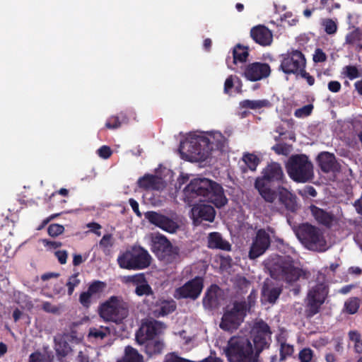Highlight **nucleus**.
<instances>
[{"label":"nucleus","instance_id":"nucleus-36","mask_svg":"<svg viewBox=\"0 0 362 362\" xmlns=\"http://www.w3.org/2000/svg\"><path fill=\"white\" fill-rule=\"evenodd\" d=\"M110 330L107 327H90L88 332V338H93L95 339H103L108 334Z\"/></svg>","mask_w":362,"mask_h":362},{"label":"nucleus","instance_id":"nucleus-6","mask_svg":"<svg viewBox=\"0 0 362 362\" xmlns=\"http://www.w3.org/2000/svg\"><path fill=\"white\" fill-rule=\"evenodd\" d=\"M226 354L230 362H257L252 343L246 337H232L228 341Z\"/></svg>","mask_w":362,"mask_h":362},{"label":"nucleus","instance_id":"nucleus-5","mask_svg":"<svg viewBox=\"0 0 362 362\" xmlns=\"http://www.w3.org/2000/svg\"><path fill=\"white\" fill-rule=\"evenodd\" d=\"M286 168L288 176L298 183L307 182L314 177L313 163L305 154L292 155Z\"/></svg>","mask_w":362,"mask_h":362},{"label":"nucleus","instance_id":"nucleus-62","mask_svg":"<svg viewBox=\"0 0 362 362\" xmlns=\"http://www.w3.org/2000/svg\"><path fill=\"white\" fill-rule=\"evenodd\" d=\"M87 227L90 229V230L97 235L100 236L101 233L100 230L101 229V226L95 222H91L87 224Z\"/></svg>","mask_w":362,"mask_h":362},{"label":"nucleus","instance_id":"nucleus-46","mask_svg":"<svg viewBox=\"0 0 362 362\" xmlns=\"http://www.w3.org/2000/svg\"><path fill=\"white\" fill-rule=\"evenodd\" d=\"M64 230V226L57 223L50 224L47 228V233L52 237L58 236L59 235L62 234Z\"/></svg>","mask_w":362,"mask_h":362},{"label":"nucleus","instance_id":"nucleus-26","mask_svg":"<svg viewBox=\"0 0 362 362\" xmlns=\"http://www.w3.org/2000/svg\"><path fill=\"white\" fill-rule=\"evenodd\" d=\"M138 186L145 190H160L164 187V183L161 177L146 174L140 177L137 182Z\"/></svg>","mask_w":362,"mask_h":362},{"label":"nucleus","instance_id":"nucleus-34","mask_svg":"<svg viewBox=\"0 0 362 362\" xmlns=\"http://www.w3.org/2000/svg\"><path fill=\"white\" fill-rule=\"evenodd\" d=\"M249 55L247 48L242 46L241 45H237L233 50V62L236 64L238 62H246Z\"/></svg>","mask_w":362,"mask_h":362},{"label":"nucleus","instance_id":"nucleus-37","mask_svg":"<svg viewBox=\"0 0 362 362\" xmlns=\"http://www.w3.org/2000/svg\"><path fill=\"white\" fill-rule=\"evenodd\" d=\"M349 340L354 344V351L357 354H362L361 334L356 330H351L348 333Z\"/></svg>","mask_w":362,"mask_h":362},{"label":"nucleus","instance_id":"nucleus-29","mask_svg":"<svg viewBox=\"0 0 362 362\" xmlns=\"http://www.w3.org/2000/svg\"><path fill=\"white\" fill-rule=\"evenodd\" d=\"M282 292L280 287H270L268 285H264L262 290V300L274 304L279 298Z\"/></svg>","mask_w":362,"mask_h":362},{"label":"nucleus","instance_id":"nucleus-18","mask_svg":"<svg viewBox=\"0 0 362 362\" xmlns=\"http://www.w3.org/2000/svg\"><path fill=\"white\" fill-rule=\"evenodd\" d=\"M163 328V323L157 320L144 322L136 333V340L139 344H143L148 339H155L161 333Z\"/></svg>","mask_w":362,"mask_h":362},{"label":"nucleus","instance_id":"nucleus-23","mask_svg":"<svg viewBox=\"0 0 362 362\" xmlns=\"http://www.w3.org/2000/svg\"><path fill=\"white\" fill-rule=\"evenodd\" d=\"M250 36L252 40L262 46H269L273 41L272 31L266 26L258 25L250 30Z\"/></svg>","mask_w":362,"mask_h":362},{"label":"nucleus","instance_id":"nucleus-8","mask_svg":"<svg viewBox=\"0 0 362 362\" xmlns=\"http://www.w3.org/2000/svg\"><path fill=\"white\" fill-rule=\"evenodd\" d=\"M296 235L305 246L315 251H325L327 247L326 240L321 230L310 223H303L297 231Z\"/></svg>","mask_w":362,"mask_h":362},{"label":"nucleus","instance_id":"nucleus-47","mask_svg":"<svg viewBox=\"0 0 362 362\" xmlns=\"http://www.w3.org/2000/svg\"><path fill=\"white\" fill-rule=\"evenodd\" d=\"M257 298V291L255 289H252L250 291V295L247 298V300H241L240 302H243L246 304V311L250 310L252 307H253L256 303V300Z\"/></svg>","mask_w":362,"mask_h":362},{"label":"nucleus","instance_id":"nucleus-57","mask_svg":"<svg viewBox=\"0 0 362 362\" xmlns=\"http://www.w3.org/2000/svg\"><path fill=\"white\" fill-rule=\"evenodd\" d=\"M54 255L61 264H64L66 263L68 254L66 250L56 251Z\"/></svg>","mask_w":362,"mask_h":362},{"label":"nucleus","instance_id":"nucleus-20","mask_svg":"<svg viewBox=\"0 0 362 362\" xmlns=\"http://www.w3.org/2000/svg\"><path fill=\"white\" fill-rule=\"evenodd\" d=\"M191 211L192 218L196 223H201L203 221L212 222L216 215L214 207L207 204H197L194 205Z\"/></svg>","mask_w":362,"mask_h":362},{"label":"nucleus","instance_id":"nucleus-39","mask_svg":"<svg viewBox=\"0 0 362 362\" xmlns=\"http://www.w3.org/2000/svg\"><path fill=\"white\" fill-rule=\"evenodd\" d=\"M243 161L251 170H255L259 163V158L253 153H246L243 156Z\"/></svg>","mask_w":362,"mask_h":362},{"label":"nucleus","instance_id":"nucleus-16","mask_svg":"<svg viewBox=\"0 0 362 362\" xmlns=\"http://www.w3.org/2000/svg\"><path fill=\"white\" fill-rule=\"evenodd\" d=\"M267 230L272 232L273 229L269 226L267 230L260 228L256 232L248 254V257L250 259H255L262 255L269 247L271 238Z\"/></svg>","mask_w":362,"mask_h":362},{"label":"nucleus","instance_id":"nucleus-42","mask_svg":"<svg viewBox=\"0 0 362 362\" xmlns=\"http://www.w3.org/2000/svg\"><path fill=\"white\" fill-rule=\"evenodd\" d=\"M106 287V284L103 281L96 280L93 281L88 288V291L92 295H95L103 292Z\"/></svg>","mask_w":362,"mask_h":362},{"label":"nucleus","instance_id":"nucleus-14","mask_svg":"<svg viewBox=\"0 0 362 362\" xmlns=\"http://www.w3.org/2000/svg\"><path fill=\"white\" fill-rule=\"evenodd\" d=\"M204 286V279L202 276H197L187 281L175 291L177 299L197 300L201 295Z\"/></svg>","mask_w":362,"mask_h":362},{"label":"nucleus","instance_id":"nucleus-3","mask_svg":"<svg viewBox=\"0 0 362 362\" xmlns=\"http://www.w3.org/2000/svg\"><path fill=\"white\" fill-rule=\"evenodd\" d=\"M98 314L105 322L119 324L129 315V305L122 296H112L100 304Z\"/></svg>","mask_w":362,"mask_h":362},{"label":"nucleus","instance_id":"nucleus-61","mask_svg":"<svg viewBox=\"0 0 362 362\" xmlns=\"http://www.w3.org/2000/svg\"><path fill=\"white\" fill-rule=\"evenodd\" d=\"M341 88V83L337 81H331L328 83V89L332 93H338Z\"/></svg>","mask_w":362,"mask_h":362},{"label":"nucleus","instance_id":"nucleus-1","mask_svg":"<svg viewBox=\"0 0 362 362\" xmlns=\"http://www.w3.org/2000/svg\"><path fill=\"white\" fill-rule=\"evenodd\" d=\"M183 194L185 201L189 203L199 196L203 197L218 209L228 203L223 187L218 182L205 177L192 180L185 187Z\"/></svg>","mask_w":362,"mask_h":362},{"label":"nucleus","instance_id":"nucleus-19","mask_svg":"<svg viewBox=\"0 0 362 362\" xmlns=\"http://www.w3.org/2000/svg\"><path fill=\"white\" fill-rule=\"evenodd\" d=\"M271 74L270 66L267 63L253 62L246 66L243 76L250 81H257L267 78Z\"/></svg>","mask_w":362,"mask_h":362},{"label":"nucleus","instance_id":"nucleus-60","mask_svg":"<svg viewBox=\"0 0 362 362\" xmlns=\"http://www.w3.org/2000/svg\"><path fill=\"white\" fill-rule=\"evenodd\" d=\"M234 86L233 76H228L224 83V93L230 94L231 89Z\"/></svg>","mask_w":362,"mask_h":362},{"label":"nucleus","instance_id":"nucleus-28","mask_svg":"<svg viewBox=\"0 0 362 362\" xmlns=\"http://www.w3.org/2000/svg\"><path fill=\"white\" fill-rule=\"evenodd\" d=\"M156 307L157 308L153 310V314L156 317L168 315L176 309L175 303L172 300H159L156 303Z\"/></svg>","mask_w":362,"mask_h":362},{"label":"nucleus","instance_id":"nucleus-30","mask_svg":"<svg viewBox=\"0 0 362 362\" xmlns=\"http://www.w3.org/2000/svg\"><path fill=\"white\" fill-rule=\"evenodd\" d=\"M240 106L242 108L250 109V110H259L264 107H271L272 104L267 99L251 100H243L240 103Z\"/></svg>","mask_w":362,"mask_h":362},{"label":"nucleus","instance_id":"nucleus-54","mask_svg":"<svg viewBox=\"0 0 362 362\" xmlns=\"http://www.w3.org/2000/svg\"><path fill=\"white\" fill-rule=\"evenodd\" d=\"M296 76H300L301 78L305 79L308 84L310 86H313L315 83V78L306 71V68H303Z\"/></svg>","mask_w":362,"mask_h":362},{"label":"nucleus","instance_id":"nucleus-21","mask_svg":"<svg viewBox=\"0 0 362 362\" xmlns=\"http://www.w3.org/2000/svg\"><path fill=\"white\" fill-rule=\"evenodd\" d=\"M221 288L216 284H211L207 288L202 299L204 307L209 310L218 308L221 304Z\"/></svg>","mask_w":362,"mask_h":362},{"label":"nucleus","instance_id":"nucleus-27","mask_svg":"<svg viewBox=\"0 0 362 362\" xmlns=\"http://www.w3.org/2000/svg\"><path fill=\"white\" fill-rule=\"evenodd\" d=\"M208 247L211 249H219L224 251H230V244L223 239L221 235L218 232H213L209 234Z\"/></svg>","mask_w":362,"mask_h":362},{"label":"nucleus","instance_id":"nucleus-41","mask_svg":"<svg viewBox=\"0 0 362 362\" xmlns=\"http://www.w3.org/2000/svg\"><path fill=\"white\" fill-rule=\"evenodd\" d=\"M362 40V33L359 29H355L346 36V43L348 45H355L356 42Z\"/></svg>","mask_w":362,"mask_h":362},{"label":"nucleus","instance_id":"nucleus-15","mask_svg":"<svg viewBox=\"0 0 362 362\" xmlns=\"http://www.w3.org/2000/svg\"><path fill=\"white\" fill-rule=\"evenodd\" d=\"M253 337L254 349L255 355L258 358L259 354L269 347L271 341L272 332L269 326L263 320L257 322L252 332Z\"/></svg>","mask_w":362,"mask_h":362},{"label":"nucleus","instance_id":"nucleus-49","mask_svg":"<svg viewBox=\"0 0 362 362\" xmlns=\"http://www.w3.org/2000/svg\"><path fill=\"white\" fill-rule=\"evenodd\" d=\"M345 73L346 76L350 79L353 80L360 76L359 71L356 66L349 65L345 66Z\"/></svg>","mask_w":362,"mask_h":362},{"label":"nucleus","instance_id":"nucleus-55","mask_svg":"<svg viewBox=\"0 0 362 362\" xmlns=\"http://www.w3.org/2000/svg\"><path fill=\"white\" fill-rule=\"evenodd\" d=\"M334 350L337 353H342L344 351L343 338L341 337H334L332 339Z\"/></svg>","mask_w":362,"mask_h":362},{"label":"nucleus","instance_id":"nucleus-56","mask_svg":"<svg viewBox=\"0 0 362 362\" xmlns=\"http://www.w3.org/2000/svg\"><path fill=\"white\" fill-rule=\"evenodd\" d=\"M146 279L143 274H138L132 276H127V282H132L134 284L139 285L145 281Z\"/></svg>","mask_w":362,"mask_h":362},{"label":"nucleus","instance_id":"nucleus-4","mask_svg":"<svg viewBox=\"0 0 362 362\" xmlns=\"http://www.w3.org/2000/svg\"><path fill=\"white\" fill-rule=\"evenodd\" d=\"M117 260L122 269L141 270L151 264V257L146 250L134 245L120 253Z\"/></svg>","mask_w":362,"mask_h":362},{"label":"nucleus","instance_id":"nucleus-13","mask_svg":"<svg viewBox=\"0 0 362 362\" xmlns=\"http://www.w3.org/2000/svg\"><path fill=\"white\" fill-rule=\"evenodd\" d=\"M246 315V304L235 300L233 303V307L224 312L219 326L226 331L237 329L243 322Z\"/></svg>","mask_w":362,"mask_h":362},{"label":"nucleus","instance_id":"nucleus-12","mask_svg":"<svg viewBox=\"0 0 362 362\" xmlns=\"http://www.w3.org/2000/svg\"><path fill=\"white\" fill-rule=\"evenodd\" d=\"M152 252L160 259L167 264L180 261V250L173 247L169 240L164 235L156 236L153 241Z\"/></svg>","mask_w":362,"mask_h":362},{"label":"nucleus","instance_id":"nucleus-50","mask_svg":"<svg viewBox=\"0 0 362 362\" xmlns=\"http://www.w3.org/2000/svg\"><path fill=\"white\" fill-rule=\"evenodd\" d=\"M312 358L313 351L309 348H305L299 353V359L301 362H310Z\"/></svg>","mask_w":362,"mask_h":362},{"label":"nucleus","instance_id":"nucleus-33","mask_svg":"<svg viewBox=\"0 0 362 362\" xmlns=\"http://www.w3.org/2000/svg\"><path fill=\"white\" fill-rule=\"evenodd\" d=\"M361 303L359 298L351 297L345 301L343 310L347 314L354 315L358 312Z\"/></svg>","mask_w":362,"mask_h":362},{"label":"nucleus","instance_id":"nucleus-43","mask_svg":"<svg viewBox=\"0 0 362 362\" xmlns=\"http://www.w3.org/2000/svg\"><path fill=\"white\" fill-rule=\"evenodd\" d=\"M78 275H79V273L76 272V273L72 274L69 278V280H68L66 286L68 288V294L69 296L72 295L75 287L78 286L81 283V280L78 278Z\"/></svg>","mask_w":362,"mask_h":362},{"label":"nucleus","instance_id":"nucleus-10","mask_svg":"<svg viewBox=\"0 0 362 362\" xmlns=\"http://www.w3.org/2000/svg\"><path fill=\"white\" fill-rule=\"evenodd\" d=\"M329 288L325 282H320L313 286L307 294V303L305 315L312 318L320 313L321 306L324 304L328 295Z\"/></svg>","mask_w":362,"mask_h":362},{"label":"nucleus","instance_id":"nucleus-63","mask_svg":"<svg viewBox=\"0 0 362 362\" xmlns=\"http://www.w3.org/2000/svg\"><path fill=\"white\" fill-rule=\"evenodd\" d=\"M68 362H89V358L82 351H79L78 356L74 360Z\"/></svg>","mask_w":362,"mask_h":362},{"label":"nucleus","instance_id":"nucleus-32","mask_svg":"<svg viewBox=\"0 0 362 362\" xmlns=\"http://www.w3.org/2000/svg\"><path fill=\"white\" fill-rule=\"evenodd\" d=\"M117 362H143V357L135 349L128 346L125 348L124 356Z\"/></svg>","mask_w":362,"mask_h":362},{"label":"nucleus","instance_id":"nucleus-52","mask_svg":"<svg viewBox=\"0 0 362 362\" xmlns=\"http://www.w3.org/2000/svg\"><path fill=\"white\" fill-rule=\"evenodd\" d=\"M327 55L320 48H317L313 57L315 63L325 62L327 60Z\"/></svg>","mask_w":362,"mask_h":362},{"label":"nucleus","instance_id":"nucleus-24","mask_svg":"<svg viewBox=\"0 0 362 362\" xmlns=\"http://www.w3.org/2000/svg\"><path fill=\"white\" fill-rule=\"evenodd\" d=\"M276 194L281 204L290 211L294 212L297 210V197L283 186H276Z\"/></svg>","mask_w":362,"mask_h":362},{"label":"nucleus","instance_id":"nucleus-22","mask_svg":"<svg viewBox=\"0 0 362 362\" xmlns=\"http://www.w3.org/2000/svg\"><path fill=\"white\" fill-rule=\"evenodd\" d=\"M317 161L321 170L325 173H337L340 170V165L333 153L327 151L321 152L317 156Z\"/></svg>","mask_w":362,"mask_h":362},{"label":"nucleus","instance_id":"nucleus-35","mask_svg":"<svg viewBox=\"0 0 362 362\" xmlns=\"http://www.w3.org/2000/svg\"><path fill=\"white\" fill-rule=\"evenodd\" d=\"M55 350L57 355L61 356H66L71 351L69 344L63 337L55 338Z\"/></svg>","mask_w":362,"mask_h":362},{"label":"nucleus","instance_id":"nucleus-11","mask_svg":"<svg viewBox=\"0 0 362 362\" xmlns=\"http://www.w3.org/2000/svg\"><path fill=\"white\" fill-rule=\"evenodd\" d=\"M279 70L287 75H296L303 68H306L307 60L305 54L298 49L291 48L281 54Z\"/></svg>","mask_w":362,"mask_h":362},{"label":"nucleus","instance_id":"nucleus-25","mask_svg":"<svg viewBox=\"0 0 362 362\" xmlns=\"http://www.w3.org/2000/svg\"><path fill=\"white\" fill-rule=\"evenodd\" d=\"M310 211L318 224L328 228L332 226L335 217L332 212H328L313 204L310 205Z\"/></svg>","mask_w":362,"mask_h":362},{"label":"nucleus","instance_id":"nucleus-44","mask_svg":"<svg viewBox=\"0 0 362 362\" xmlns=\"http://www.w3.org/2000/svg\"><path fill=\"white\" fill-rule=\"evenodd\" d=\"M313 110V105L308 104L303 107L296 109L294 112V116L298 118L305 117L309 116Z\"/></svg>","mask_w":362,"mask_h":362},{"label":"nucleus","instance_id":"nucleus-2","mask_svg":"<svg viewBox=\"0 0 362 362\" xmlns=\"http://www.w3.org/2000/svg\"><path fill=\"white\" fill-rule=\"evenodd\" d=\"M284 174L281 165L272 162L267 165L262 171V177H258L255 187L262 199L268 203H274L277 197L276 187L281 186L284 182Z\"/></svg>","mask_w":362,"mask_h":362},{"label":"nucleus","instance_id":"nucleus-45","mask_svg":"<svg viewBox=\"0 0 362 362\" xmlns=\"http://www.w3.org/2000/svg\"><path fill=\"white\" fill-rule=\"evenodd\" d=\"M293 353V346L286 343H281L280 348V360H284L287 356H290Z\"/></svg>","mask_w":362,"mask_h":362},{"label":"nucleus","instance_id":"nucleus-58","mask_svg":"<svg viewBox=\"0 0 362 362\" xmlns=\"http://www.w3.org/2000/svg\"><path fill=\"white\" fill-rule=\"evenodd\" d=\"M42 243H43L44 246L47 247L49 249H57L58 247H62V243L61 242L52 241V240H48L47 239H43Z\"/></svg>","mask_w":362,"mask_h":362},{"label":"nucleus","instance_id":"nucleus-64","mask_svg":"<svg viewBox=\"0 0 362 362\" xmlns=\"http://www.w3.org/2000/svg\"><path fill=\"white\" fill-rule=\"evenodd\" d=\"M166 362H191L189 360L179 357L173 353L167 359Z\"/></svg>","mask_w":362,"mask_h":362},{"label":"nucleus","instance_id":"nucleus-31","mask_svg":"<svg viewBox=\"0 0 362 362\" xmlns=\"http://www.w3.org/2000/svg\"><path fill=\"white\" fill-rule=\"evenodd\" d=\"M145 345V352L148 356L159 354L162 352L164 344L159 339H148L144 344Z\"/></svg>","mask_w":362,"mask_h":362},{"label":"nucleus","instance_id":"nucleus-7","mask_svg":"<svg viewBox=\"0 0 362 362\" xmlns=\"http://www.w3.org/2000/svg\"><path fill=\"white\" fill-rule=\"evenodd\" d=\"M271 276L276 280L288 284L296 282L305 275L303 270L295 266L293 259L289 257H282L274 263L269 269Z\"/></svg>","mask_w":362,"mask_h":362},{"label":"nucleus","instance_id":"nucleus-40","mask_svg":"<svg viewBox=\"0 0 362 362\" xmlns=\"http://www.w3.org/2000/svg\"><path fill=\"white\" fill-rule=\"evenodd\" d=\"M135 293L138 296H151L153 294V291L151 286L145 280V281L136 286L135 288Z\"/></svg>","mask_w":362,"mask_h":362},{"label":"nucleus","instance_id":"nucleus-51","mask_svg":"<svg viewBox=\"0 0 362 362\" xmlns=\"http://www.w3.org/2000/svg\"><path fill=\"white\" fill-rule=\"evenodd\" d=\"M92 295L88 291L82 292L79 296L80 303L86 308H89L91 303Z\"/></svg>","mask_w":362,"mask_h":362},{"label":"nucleus","instance_id":"nucleus-48","mask_svg":"<svg viewBox=\"0 0 362 362\" xmlns=\"http://www.w3.org/2000/svg\"><path fill=\"white\" fill-rule=\"evenodd\" d=\"M122 124V122L119 120V117L118 116H111L110 117L106 123L105 127L110 129H115L120 127Z\"/></svg>","mask_w":362,"mask_h":362},{"label":"nucleus","instance_id":"nucleus-9","mask_svg":"<svg viewBox=\"0 0 362 362\" xmlns=\"http://www.w3.org/2000/svg\"><path fill=\"white\" fill-rule=\"evenodd\" d=\"M192 161H205L211 156L214 144L205 136H197L184 144Z\"/></svg>","mask_w":362,"mask_h":362},{"label":"nucleus","instance_id":"nucleus-17","mask_svg":"<svg viewBox=\"0 0 362 362\" xmlns=\"http://www.w3.org/2000/svg\"><path fill=\"white\" fill-rule=\"evenodd\" d=\"M144 216L151 224L167 233H175L180 228V225L176 220L160 213L150 211L145 213Z\"/></svg>","mask_w":362,"mask_h":362},{"label":"nucleus","instance_id":"nucleus-38","mask_svg":"<svg viewBox=\"0 0 362 362\" xmlns=\"http://www.w3.org/2000/svg\"><path fill=\"white\" fill-rule=\"evenodd\" d=\"M321 25L324 28L325 32L328 35H334L337 33V23L331 18H324L321 21Z\"/></svg>","mask_w":362,"mask_h":362},{"label":"nucleus","instance_id":"nucleus-59","mask_svg":"<svg viewBox=\"0 0 362 362\" xmlns=\"http://www.w3.org/2000/svg\"><path fill=\"white\" fill-rule=\"evenodd\" d=\"M272 149L278 155H286L287 153V148L285 144H277L272 146Z\"/></svg>","mask_w":362,"mask_h":362},{"label":"nucleus","instance_id":"nucleus-53","mask_svg":"<svg viewBox=\"0 0 362 362\" xmlns=\"http://www.w3.org/2000/svg\"><path fill=\"white\" fill-rule=\"evenodd\" d=\"M97 152L98 155L103 159L109 158L112 154V151L111 150L110 147L105 145L99 148Z\"/></svg>","mask_w":362,"mask_h":362}]
</instances>
